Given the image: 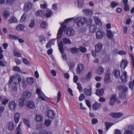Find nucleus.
<instances>
[{"label":"nucleus","mask_w":134,"mask_h":134,"mask_svg":"<svg viewBox=\"0 0 134 134\" xmlns=\"http://www.w3.org/2000/svg\"><path fill=\"white\" fill-rule=\"evenodd\" d=\"M66 27V25L64 24V23L63 22L62 24L59 29L57 34L56 39L58 40L61 37L63 31H65Z\"/></svg>","instance_id":"obj_1"},{"label":"nucleus","mask_w":134,"mask_h":134,"mask_svg":"<svg viewBox=\"0 0 134 134\" xmlns=\"http://www.w3.org/2000/svg\"><path fill=\"white\" fill-rule=\"evenodd\" d=\"M114 76L115 78H118L120 77V72L119 71L115 70L113 71Z\"/></svg>","instance_id":"obj_31"},{"label":"nucleus","mask_w":134,"mask_h":134,"mask_svg":"<svg viewBox=\"0 0 134 134\" xmlns=\"http://www.w3.org/2000/svg\"><path fill=\"white\" fill-rule=\"evenodd\" d=\"M79 49L80 51L82 53H85L87 50L85 47H83L82 46H80Z\"/></svg>","instance_id":"obj_47"},{"label":"nucleus","mask_w":134,"mask_h":134,"mask_svg":"<svg viewBox=\"0 0 134 134\" xmlns=\"http://www.w3.org/2000/svg\"><path fill=\"white\" fill-rule=\"evenodd\" d=\"M20 114L19 113H15L14 116V119L15 122L18 123L19 121L20 118Z\"/></svg>","instance_id":"obj_24"},{"label":"nucleus","mask_w":134,"mask_h":134,"mask_svg":"<svg viewBox=\"0 0 134 134\" xmlns=\"http://www.w3.org/2000/svg\"><path fill=\"white\" fill-rule=\"evenodd\" d=\"M75 64L73 62L71 63L69 66V70L71 71H73L75 67Z\"/></svg>","instance_id":"obj_44"},{"label":"nucleus","mask_w":134,"mask_h":134,"mask_svg":"<svg viewBox=\"0 0 134 134\" xmlns=\"http://www.w3.org/2000/svg\"><path fill=\"white\" fill-rule=\"evenodd\" d=\"M25 27V26L24 24H19L17 25L16 29L18 31H20L23 30Z\"/></svg>","instance_id":"obj_29"},{"label":"nucleus","mask_w":134,"mask_h":134,"mask_svg":"<svg viewBox=\"0 0 134 134\" xmlns=\"http://www.w3.org/2000/svg\"><path fill=\"white\" fill-rule=\"evenodd\" d=\"M64 44L62 41H60L59 43H58V46L59 48V50L61 53L62 54V58L64 59H66V56L65 54H63L64 53V49L63 47Z\"/></svg>","instance_id":"obj_3"},{"label":"nucleus","mask_w":134,"mask_h":134,"mask_svg":"<svg viewBox=\"0 0 134 134\" xmlns=\"http://www.w3.org/2000/svg\"><path fill=\"white\" fill-rule=\"evenodd\" d=\"M61 94L60 92V91H59L58 92L57 95V102L58 103H59L61 99Z\"/></svg>","instance_id":"obj_50"},{"label":"nucleus","mask_w":134,"mask_h":134,"mask_svg":"<svg viewBox=\"0 0 134 134\" xmlns=\"http://www.w3.org/2000/svg\"><path fill=\"white\" fill-rule=\"evenodd\" d=\"M128 62L126 60L124 59L122 60L120 66L122 69H124L127 65Z\"/></svg>","instance_id":"obj_12"},{"label":"nucleus","mask_w":134,"mask_h":134,"mask_svg":"<svg viewBox=\"0 0 134 134\" xmlns=\"http://www.w3.org/2000/svg\"><path fill=\"white\" fill-rule=\"evenodd\" d=\"M104 69L102 66H99L98 69L97 70L98 74H101L103 72Z\"/></svg>","instance_id":"obj_42"},{"label":"nucleus","mask_w":134,"mask_h":134,"mask_svg":"<svg viewBox=\"0 0 134 134\" xmlns=\"http://www.w3.org/2000/svg\"><path fill=\"white\" fill-rule=\"evenodd\" d=\"M75 21L77 25L79 26H81L83 25V24H81V25L82 23L81 21H80V19L79 20L76 19L75 20Z\"/></svg>","instance_id":"obj_56"},{"label":"nucleus","mask_w":134,"mask_h":134,"mask_svg":"<svg viewBox=\"0 0 134 134\" xmlns=\"http://www.w3.org/2000/svg\"><path fill=\"white\" fill-rule=\"evenodd\" d=\"M26 106L30 108L33 109L35 108V106L34 102L31 101H28L26 102Z\"/></svg>","instance_id":"obj_13"},{"label":"nucleus","mask_w":134,"mask_h":134,"mask_svg":"<svg viewBox=\"0 0 134 134\" xmlns=\"http://www.w3.org/2000/svg\"><path fill=\"white\" fill-rule=\"evenodd\" d=\"M32 4L30 2H27L25 4L24 9L26 12H28L32 8Z\"/></svg>","instance_id":"obj_9"},{"label":"nucleus","mask_w":134,"mask_h":134,"mask_svg":"<svg viewBox=\"0 0 134 134\" xmlns=\"http://www.w3.org/2000/svg\"><path fill=\"white\" fill-rule=\"evenodd\" d=\"M16 105L14 101H10L8 105V107L9 109L12 111H14L16 107Z\"/></svg>","instance_id":"obj_7"},{"label":"nucleus","mask_w":134,"mask_h":134,"mask_svg":"<svg viewBox=\"0 0 134 134\" xmlns=\"http://www.w3.org/2000/svg\"><path fill=\"white\" fill-rule=\"evenodd\" d=\"M46 114L49 119H53L54 118L55 114L54 111L50 109L48 110L46 112Z\"/></svg>","instance_id":"obj_4"},{"label":"nucleus","mask_w":134,"mask_h":134,"mask_svg":"<svg viewBox=\"0 0 134 134\" xmlns=\"http://www.w3.org/2000/svg\"><path fill=\"white\" fill-rule=\"evenodd\" d=\"M105 32L103 31H98L96 33V38L98 39H102L105 35Z\"/></svg>","instance_id":"obj_5"},{"label":"nucleus","mask_w":134,"mask_h":134,"mask_svg":"<svg viewBox=\"0 0 134 134\" xmlns=\"http://www.w3.org/2000/svg\"><path fill=\"white\" fill-rule=\"evenodd\" d=\"M92 76V73L90 72L88 73L86 76V79L87 81L90 80Z\"/></svg>","instance_id":"obj_48"},{"label":"nucleus","mask_w":134,"mask_h":134,"mask_svg":"<svg viewBox=\"0 0 134 134\" xmlns=\"http://www.w3.org/2000/svg\"><path fill=\"white\" fill-rule=\"evenodd\" d=\"M80 21H81L82 23L81 24H83V25L86 23L87 21V19L85 17H83L80 19Z\"/></svg>","instance_id":"obj_45"},{"label":"nucleus","mask_w":134,"mask_h":134,"mask_svg":"<svg viewBox=\"0 0 134 134\" xmlns=\"http://www.w3.org/2000/svg\"><path fill=\"white\" fill-rule=\"evenodd\" d=\"M36 92L38 95V100L39 101H41L42 100V95L41 93V90L37 88L36 90Z\"/></svg>","instance_id":"obj_26"},{"label":"nucleus","mask_w":134,"mask_h":134,"mask_svg":"<svg viewBox=\"0 0 134 134\" xmlns=\"http://www.w3.org/2000/svg\"><path fill=\"white\" fill-rule=\"evenodd\" d=\"M85 98V96L83 94H81L79 97V100L80 101H82Z\"/></svg>","instance_id":"obj_58"},{"label":"nucleus","mask_w":134,"mask_h":134,"mask_svg":"<svg viewBox=\"0 0 134 134\" xmlns=\"http://www.w3.org/2000/svg\"><path fill=\"white\" fill-rule=\"evenodd\" d=\"M27 15L25 13H24L21 16L20 21L21 22H24L26 19Z\"/></svg>","instance_id":"obj_38"},{"label":"nucleus","mask_w":134,"mask_h":134,"mask_svg":"<svg viewBox=\"0 0 134 134\" xmlns=\"http://www.w3.org/2000/svg\"><path fill=\"white\" fill-rule=\"evenodd\" d=\"M35 120L37 122H41L42 120L41 115L38 114H37L36 115V118Z\"/></svg>","instance_id":"obj_36"},{"label":"nucleus","mask_w":134,"mask_h":134,"mask_svg":"<svg viewBox=\"0 0 134 134\" xmlns=\"http://www.w3.org/2000/svg\"><path fill=\"white\" fill-rule=\"evenodd\" d=\"M93 19L95 23L97 25L100 26L102 25V23L101 22L98 17L95 16L94 17Z\"/></svg>","instance_id":"obj_27"},{"label":"nucleus","mask_w":134,"mask_h":134,"mask_svg":"<svg viewBox=\"0 0 134 134\" xmlns=\"http://www.w3.org/2000/svg\"><path fill=\"white\" fill-rule=\"evenodd\" d=\"M23 95L25 98H29L31 96V94L29 91H26L23 93Z\"/></svg>","instance_id":"obj_32"},{"label":"nucleus","mask_w":134,"mask_h":134,"mask_svg":"<svg viewBox=\"0 0 134 134\" xmlns=\"http://www.w3.org/2000/svg\"><path fill=\"white\" fill-rule=\"evenodd\" d=\"M35 23L34 20H32L29 24V26L30 28H33L35 26Z\"/></svg>","instance_id":"obj_51"},{"label":"nucleus","mask_w":134,"mask_h":134,"mask_svg":"<svg viewBox=\"0 0 134 134\" xmlns=\"http://www.w3.org/2000/svg\"><path fill=\"white\" fill-rule=\"evenodd\" d=\"M104 59L105 60V62L109 61L110 59V56L109 55H106L104 57Z\"/></svg>","instance_id":"obj_61"},{"label":"nucleus","mask_w":134,"mask_h":134,"mask_svg":"<svg viewBox=\"0 0 134 134\" xmlns=\"http://www.w3.org/2000/svg\"><path fill=\"white\" fill-rule=\"evenodd\" d=\"M5 109L4 107L2 106H0V118L1 116V114L4 112Z\"/></svg>","instance_id":"obj_60"},{"label":"nucleus","mask_w":134,"mask_h":134,"mask_svg":"<svg viewBox=\"0 0 134 134\" xmlns=\"http://www.w3.org/2000/svg\"><path fill=\"white\" fill-rule=\"evenodd\" d=\"M106 130H108L110 127L113 125V124H111L108 122H106L105 124Z\"/></svg>","instance_id":"obj_52"},{"label":"nucleus","mask_w":134,"mask_h":134,"mask_svg":"<svg viewBox=\"0 0 134 134\" xmlns=\"http://www.w3.org/2000/svg\"><path fill=\"white\" fill-rule=\"evenodd\" d=\"M21 80V79L20 76L16 75L15 76H12L10 77L9 83V84L11 83L12 82H13L14 83L16 84L20 82Z\"/></svg>","instance_id":"obj_2"},{"label":"nucleus","mask_w":134,"mask_h":134,"mask_svg":"<svg viewBox=\"0 0 134 134\" xmlns=\"http://www.w3.org/2000/svg\"><path fill=\"white\" fill-rule=\"evenodd\" d=\"M8 21L9 24L13 23H16L17 20L15 16H12L8 20Z\"/></svg>","instance_id":"obj_23"},{"label":"nucleus","mask_w":134,"mask_h":134,"mask_svg":"<svg viewBox=\"0 0 134 134\" xmlns=\"http://www.w3.org/2000/svg\"><path fill=\"white\" fill-rule=\"evenodd\" d=\"M106 35L108 38L109 39H112L114 36V34L113 32L109 30H107Z\"/></svg>","instance_id":"obj_14"},{"label":"nucleus","mask_w":134,"mask_h":134,"mask_svg":"<svg viewBox=\"0 0 134 134\" xmlns=\"http://www.w3.org/2000/svg\"><path fill=\"white\" fill-rule=\"evenodd\" d=\"M117 53L121 55H125L126 54V52L123 50L119 51Z\"/></svg>","instance_id":"obj_62"},{"label":"nucleus","mask_w":134,"mask_h":134,"mask_svg":"<svg viewBox=\"0 0 134 134\" xmlns=\"http://www.w3.org/2000/svg\"><path fill=\"white\" fill-rule=\"evenodd\" d=\"M63 42L65 44H70L71 43V42L70 40L66 37L63 38Z\"/></svg>","instance_id":"obj_34"},{"label":"nucleus","mask_w":134,"mask_h":134,"mask_svg":"<svg viewBox=\"0 0 134 134\" xmlns=\"http://www.w3.org/2000/svg\"><path fill=\"white\" fill-rule=\"evenodd\" d=\"M122 113L120 112L114 113L112 112L110 113V115L112 117L117 118L122 116Z\"/></svg>","instance_id":"obj_15"},{"label":"nucleus","mask_w":134,"mask_h":134,"mask_svg":"<svg viewBox=\"0 0 134 134\" xmlns=\"http://www.w3.org/2000/svg\"><path fill=\"white\" fill-rule=\"evenodd\" d=\"M79 49L76 47L71 48L70 49V52L73 54H76L79 52Z\"/></svg>","instance_id":"obj_30"},{"label":"nucleus","mask_w":134,"mask_h":134,"mask_svg":"<svg viewBox=\"0 0 134 134\" xmlns=\"http://www.w3.org/2000/svg\"><path fill=\"white\" fill-rule=\"evenodd\" d=\"M83 11L87 14H88L89 15H92V11L89 9H86L83 10Z\"/></svg>","instance_id":"obj_57"},{"label":"nucleus","mask_w":134,"mask_h":134,"mask_svg":"<svg viewBox=\"0 0 134 134\" xmlns=\"http://www.w3.org/2000/svg\"><path fill=\"white\" fill-rule=\"evenodd\" d=\"M3 15L5 19H7L10 16L9 12L7 11H4L3 13Z\"/></svg>","instance_id":"obj_37"},{"label":"nucleus","mask_w":134,"mask_h":134,"mask_svg":"<svg viewBox=\"0 0 134 134\" xmlns=\"http://www.w3.org/2000/svg\"><path fill=\"white\" fill-rule=\"evenodd\" d=\"M36 15L38 17H41L42 15V10H37L35 13Z\"/></svg>","instance_id":"obj_46"},{"label":"nucleus","mask_w":134,"mask_h":134,"mask_svg":"<svg viewBox=\"0 0 134 134\" xmlns=\"http://www.w3.org/2000/svg\"><path fill=\"white\" fill-rule=\"evenodd\" d=\"M66 32L67 34L69 36H73L75 32L74 29L71 26L67 27L66 29Z\"/></svg>","instance_id":"obj_6"},{"label":"nucleus","mask_w":134,"mask_h":134,"mask_svg":"<svg viewBox=\"0 0 134 134\" xmlns=\"http://www.w3.org/2000/svg\"><path fill=\"white\" fill-rule=\"evenodd\" d=\"M52 13V11L51 10H49V11L47 12L46 14H45V16H46L47 18H49L51 17V14Z\"/></svg>","instance_id":"obj_49"},{"label":"nucleus","mask_w":134,"mask_h":134,"mask_svg":"<svg viewBox=\"0 0 134 134\" xmlns=\"http://www.w3.org/2000/svg\"><path fill=\"white\" fill-rule=\"evenodd\" d=\"M96 29V26L95 25H90V26L89 30L90 32L92 33H94Z\"/></svg>","instance_id":"obj_33"},{"label":"nucleus","mask_w":134,"mask_h":134,"mask_svg":"<svg viewBox=\"0 0 134 134\" xmlns=\"http://www.w3.org/2000/svg\"><path fill=\"white\" fill-rule=\"evenodd\" d=\"M52 121L49 119H46L44 121V125L47 127H48L51 124Z\"/></svg>","instance_id":"obj_35"},{"label":"nucleus","mask_w":134,"mask_h":134,"mask_svg":"<svg viewBox=\"0 0 134 134\" xmlns=\"http://www.w3.org/2000/svg\"><path fill=\"white\" fill-rule=\"evenodd\" d=\"M116 99V96L115 95H112L110 98V100L109 102V104L113 105L114 104L115 101Z\"/></svg>","instance_id":"obj_20"},{"label":"nucleus","mask_w":134,"mask_h":134,"mask_svg":"<svg viewBox=\"0 0 134 134\" xmlns=\"http://www.w3.org/2000/svg\"><path fill=\"white\" fill-rule=\"evenodd\" d=\"M134 85V80L132 81H130L129 83V87L131 90L133 88Z\"/></svg>","instance_id":"obj_54"},{"label":"nucleus","mask_w":134,"mask_h":134,"mask_svg":"<svg viewBox=\"0 0 134 134\" xmlns=\"http://www.w3.org/2000/svg\"><path fill=\"white\" fill-rule=\"evenodd\" d=\"M110 76V74L109 73H108L106 74L104 80L105 83H108L111 82Z\"/></svg>","instance_id":"obj_17"},{"label":"nucleus","mask_w":134,"mask_h":134,"mask_svg":"<svg viewBox=\"0 0 134 134\" xmlns=\"http://www.w3.org/2000/svg\"><path fill=\"white\" fill-rule=\"evenodd\" d=\"M16 0H7L6 3L7 4L9 5H13L15 2Z\"/></svg>","instance_id":"obj_41"},{"label":"nucleus","mask_w":134,"mask_h":134,"mask_svg":"<svg viewBox=\"0 0 134 134\" xmlns=\"http://www.w3.org/2000/svg\"><path fill=\"white\" fill-rule=\"evenodd\" d=\"M77 88L80 92L81 91H83V88L81 86V84L79 82H77Z\"/></svg>","instance_id":"obj_55"},{"label":"nucleus","mask_w":134,"mask_h":134,"mask_svg":"<svg viewBox=\"0 0 134 134\" xmlns=\"http://www.w3.org/2000/svg\"><path fill=\"white\" fill-rule=\"evenodd\" d=\"M104 90L103 88H102L100 90L97 89L96 92V94L99 97L102 96L104 93Z\"/></svg>","instance_id":"obj_22"},{"label":"nucleus","mask_w":134,"mask_h":134,"mask_svg":"<svg viewBox=\"0 0 134 134\" xmlns=\"http://www.w3.org/2000/svg\"><path fill=\"white\" fill-rule=\"evenodd\" d=\"M103 45L100 43H98L95 46V51L97 53L99 52L102 48Z\"/></svg>","instance_id":"obj_18"},{"label":"nucleus","mask_w":134,"mask_h":134,"mask_svg":"<svg viewBox=\"0 0 134 134\" xmlns=\"http://www.w3.org/2000/svg\"><path fill=\"white\" fill-rule=\"evenodd\" d=\"M84 69V65L80 63L77 65L76 69V72L78 74H80Z\"/></svg>","instance_id":"obj_8"},{"label":"nucleus","mask_w":134,"mask_h":134,"mask_svg":"<svg viewBox=\"0 0 134 134\" xmlns=\"http://www.w3.org/2000/svg\"><path fill=\"white\" fill-rule=\"evenodd\" d=\"M7 128L9 131H12L14 129V123L13 121H9L7 125Z\"/></svg>","instance_id":"obj_10"},{"label":"nucleus","mask_w":134,"mask_h":134,"mask_svg":"<svg viewBox=\"0 0 134 134\" xmlns=\"http://www.w3.org/2000/svg\"><path fill=\"white\" fill-rule=\"evenodd\" d=\"M27 83L30 85H32L34 83V80L32 77H28L26 79Z\"/></svg>","instance_id":"obj_21"},{"label":"nucleus","mask_w":134,"mask_h":134,"mask_svg":"<svg viewBox=\"0 0 134 134\" xmlns=\"http://www.w3.org/2000/svg\"><path fill=\"white\" fill-rule=\"evenodd\" d=\"M26 100L23 98H21L19 100V104L20 106L21 107H23L26 104Z\"/></svg>","instance_id":"obj_19"},{"label":"nucleus","mask_w":134,"mask_h":134,"mask_svg":"<svg viewBox=\"0 0 134 134\" xmlns=\"http://www.w3.org/2000/svg\"><path fill=\"white\" fill-rule=\"evenodd\" d=\"M22 122H20L18 124L16 130V134H21V127L22 126Z\"/></svg>","instance_id":"obj_28"},{"label":"nucleus","mask_w":134,"mask_h":134,"mask_svg":"<svg viewBox=\"0 0 134 134\" xmlns=\"http://www.w3.org/2000/svg\"><path fill=\"white\" fill-rule=\"evenodd\" d=\"M85 102L86 105L89 108H91V103L90 100L88 99H85Z\"/></svg>","instance_id":"obj_59"},{"label":"nucleus","mask_w":134,"mask_h":134,"mask_svg":"<svg viewBox=\"0 0 134 134\" xmlns=\"http://www.w3.org/2000/svg\"><path fill=\"white\" fill-rule=\"evenodd\" d=\"M130 57L131 58V63L132 64L133 67H134V58L131 54H130Z\"/></svg>","instance_id":"obj_63"},{"label":"nucleus","mask_w":134,"mask_h":134,"mask_svg":"<svg viewBox=\"0 0 134 134\" xmlns=\"http://www.w3.org/2000/svg\"><path fill=\"white\" fill-rule=\"evenodd\" d=\"M23 122L28 127H30V122L29 121L26 119H24L23 120Z\"/></svg>","instance_id":"obj_40"},{"label":"nucleus","mask_w":134,"mask_h":134,"mask_svg":"<svg viewBox=\"0 0 134 134\" xmlns=\"http://www.w3.org/2000/svg\"><path fill=\"white\" fill-rule=\"evenodd\" d=\"M118 4V3L115 1H113L111 3L110 6H111L112 8H114L117 6Z\"/></svg>","instance_id":"obj_53"},{"label":"nucleus","mask_w":134,"mask_h":134,"mask_svg":"<svg viewBox=\"0 0 134 134\" xmlns=\"http://www.w3.org/2000/svg\"><path fill=\"white\" fill-rule=\"evenodd\" d=\"M77 2L79 8H82L84 5L83 0H77Z\"/></svg>","instance_id":"obj_39"},{"label":"nucleus","mask_w":134,"mask_h":134,"mask_svg":"<svg viewBox=\"0 0 134 134\" xmlns=\"http://www.w3.org/2000/svg\"><path fill=\"white\" fill-rule=\"evenodd\" d=\"M101 106V104L96 102L92 104L93 109L94 110H97L100 108Z\"/></svg>","instance_id":"obj_16"},{"label":"nucleus","mask_w":134,"mask_h":134,"mask_svg":"<svg viewBox=\"0 0 134 134\" xmlns=\"http://www.w3.org/2000/svg\"><path fill=\"white\" fill-rule=\"evenodd\" d=\"M84 92L85 94L87 96H90L92 94V88H90L89 89L85 88Z\"/></svg>","instance_id":"obj_25"},{"label":"nucleus","mask_w":134,"mask_h":134,"mask_svg":"<svg viewBox=\"0 0 134 134\" xmlns=\"http://www.w3.org/2000/svg\"><path fill=\"white\" fill-rule=\"evenodd\" d=\"M9 38L12 40H18V36L12 35H9Z\"/></svg>","instance_id":"obj_43"},{"label":"nucleus","mask_w":134,"mask_h":134,"mask_svg":"<svg viewBox=\"0 0 134 134\" xmlns=\"http://www.w3.org/2000/svg\"><path fill=\"white\" fill-rule=\"evenodd\" d=\"M98 121L97 119L93 118L91 120L92 123L93 125H95L97 123Z\"/></svg>","instance_id":"obj_64"},{"label":"nucleus","mask_w":134,"mask_h":134,"mask_svg":"<svg viewBox=\"0 0 134 134\" xmlns=\"http://www.w3.org/2000/svg\"><path fill=\"white\" fill-rule=\"evenodd\" d=\"M122 83H125L127 81V73L126 71H124L123 72V74L120 77Z\"/></svg>","instance_id":"obj_11"}]
</instances>
